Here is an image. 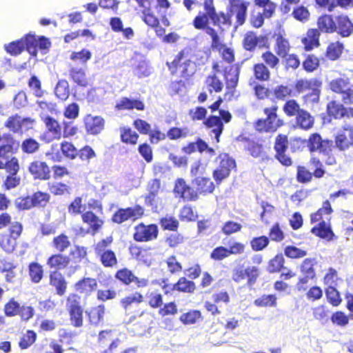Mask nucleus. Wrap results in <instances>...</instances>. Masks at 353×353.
<instances>
[{
  "label": "nucleus",
  "mask_w": 353,
  "mask_h": 353,
  "mask_svg": "<svg viewBox=\"0 0 353 353\" xmlns=\"http://www.w3.org/2000/svg\"><path fill=\"white\" fill-rule=\"evenodd\" d=\"M1 248L7 253H11L15 248L16 239L10 236H3L0 243Z\"/></svg>",
  "instance_id": "obj_63"
},
{
  "label": "nucleus",
  "mask_w": 353,
  "mask_h": 353,
  "mask_svg": "<svg viewBox=\"0 0 353 353\" xmlns=\"http://www.w3.org/2000/svg\"><path fill=\"white\" fill-rule=\"evenodd\" d=\"M37 335L32 330L27 331L26 334L20 339L19 347L21 349H27L35 341Z\"/></svg>",
  "instance_id": "obj_55"
},
{
  "label": "nucleus",
  "mask_w": 353,
  "mask_h": 353,
  "mask_svg": "<svg viewBox=\"0 0 353 353\" xmlns=\"http://www.w3.org/2000/svg\"><path fill=\"white\" fill-rule=\"evenodd\" d=\"M284 253L286 256L291 259L302 258L307 254L305 250H301L292 245L286 246L284 250Z\"/></svg>",
  "instance_id": "obj_53"
},
{
  "label": "nucleus",
  "mask_w": 353,
  "mask_h": 353,
  "mask_svg": "<svg viewBox=\"0 0 353 353\" xmlns=\"http://www.w3.org/2000/svg\"><path fill=\"white\" fill-rule=\"evenodd\" d=\"M265 37L257 36L253 32H248L245 34L243 39V46L247 50H253L256 46H263L265 43Z\"/></svg>",
  "instance_id": "obj_14"
},
{
  "label": "nucleus",
  "mask_w": 353,
  "mask_h": 353,
  "mask_svg": "<svg viewBox=\"0 0 353 353\" xmlns=\"http://www.w3.org/2000/svg\"><path fill=\"white\" fill-rule=\"evenodd\" d=\"M209 16L206 14L199 15L194 20V26L196 29H205V33L212 38V47L218 48L220 44V39L217 32L211 27L207 26Z\"/></svg>",
  "instance_id": "obj_4"
},
{
  "label": "nucleus",
  "mask_w": 353,
  "mask_h": 353,
  "mask_svg": "<svg viewBox=\"0 0 353 353\" xmlns=\"http://www.w3.org/2000/svg\"><path fill=\"white\" fill-rule=\"evenodd\" d=\"M285 259L282 254H276L268 263L267 270L270 273L279 272L281 269L285 270L283 267Z\"/></svg>",
  "instance_id": "obj_36"
},
{
  "label": "nucleus",
  "mask_w": 353,
  "mask_h": 353,
  "mask_svg": "<svg viewBox=\"0 0 353 353\" xmlns=\"http://www.w3.org/2000/svg\"><path fill=\"white\" fill-rule=\"evenodd\" d=\"M53 245L58 251L63 252L70 245V242L66 235L61 234L54 238Z\"/></svg>",
  "instance_id": "obj_48"
},
{
  "label": "nucleus",
  "mask_w": 353,
  "mask_h": 353,
  "mask_svg": "<svg viewBox=\"0 0 353 353\" xmlns=\"http://www.w3.org/2000/svg\"><path fill=\"white\" fill-rule=\"evenodd\" d=\"M29 171L36 179L45 180L50 177V169L44 162H32L29 166Z\"/></svg>",
  "instance_id": "obj_13"
},
{
  "label": "nucleus",
  "mask_w": 353,
  "mask_h": 353,
  "mask_svg": "<svg viewBox=\"0 0 353 353\" xmlns=\"http://www.w3.org/2000/svg\"><path fill=\"white\" fill-rule=\"evenodd\" d=\"M28 35L19 40L12 41L8 46H5L6 50L12 55L19 54L24 49L27 50Z\"/></svg>",
  "instance_id": "obj_24"
},
{
  "label": "nucleus",
  "mask_w": 353,
  "mask_h": 353,
  "mask_svg": "<svg viewBox=\"0 0 353 353\" xmlns=\"http://www.w3.org/2000/svg\"><path fill=\"white\" fill-rule=\"evenodd\" d=\"M325 142L323 141L321 135L318 133H314L310 135L307 141V147L310 152L324 150V143Z\"/></svg>",
  "instance_id": "obj_31"
},
{
  "label": "nucleus",
  "mask_w": 353,
  "mask_h": 353,
  "mask_svg": "<svg viewBox=\"0 0 353 353\" xmlns=\"http://www.w3.org/2000/svg\"><path fill=\"white\" fill-rule=\"evenodd\" d=\"M289 50V43L288 41L283 38L282 37H278L276 39V52L282 57H285L288 54Z\"/></svg>",
  "instance_id": "obj_64"
},
{
  "label": "nucleus",
  "mask_w": 353,
  "mask_h": 353,
  "mask_svg": "<svg viewBox=\"0 0 353 353\" xmlns=\"http://www.w3.org/2000/svg\"><path fill=\"white\" fill-rule=\"evenodd\" d=\"M85 129L90 134H97L104 128V120L99 116L87 115L84 119Z\"/></svg>",
  "instance_id": "obj_10"
},
{
  "label": "nucleus",
  "mask_w": 353,
  "mask_h": 353,
  "mask_svg": "<svg viewBox=\"0 0 353 353\" xmlns=\"http://www.w3.org/2000/svg\"><path fill=\"white\" fill-rule=\"evenodd\" d=\"M185 152L190 154L196 150L200 152L206 150L207 152L211 156L215 154L214 149L209 148L208 144L201 139H198L196 142L190 143L186 147L183 148Z\"/></svg>",
  "instance_id": "obj_19"
},
{
  "label": "nucleus",
  "mask_w": 353,
  "mask_h": 353,
  "mask_svg": "<svg viewBox=\"0 0 353 353\" xmlns=\"http://www.w3.org/2000/svg\"><path fill=\"white\" fill-rule=\"evenodd\" d=\"M314 117L306 110L299 112L296 117V127L302 130H308L314 125Z\"/></svg>",
  "instance_id": "obj_15"
},
{
  "label": "nucleus",
  "mask_w": 353,
  "mask_h": 353,
  "mask_svg": "<svg viewBox=\"0 0 353 353\" xmlns=\"http://www.w3.org/2000/svg\"><path fill=\"white\" fill-rule=\"evenodd\" d=\"M239 69L237 66H230L225 72L226 86L228 89L234 88L239 81Z\"/></svg>",
  "instance_id": "obj_26"
},
{
  "label": "nucleus",
  "mask_w": 353,
  "mask_h": 353,
  "mask_svg": "<svg viewBox=\"0 0 353 353\" xmlns=\"http://www.w3.org/2000/svg\"><path fill=\"white\" fill-rule=\"evenodd\" d=\"M351 84L347 79L339 78L332 80L330 83V89L341 94Z\"/></svg>",
  "instance_id": "obj_39"
},
{
  "label": "nucleus",
  "mask_w": 353,
  "mask_h": 353,
  "mask_svg": "<svg viewBox=\"0 0 353 353\" xmlns=\"http://www.w3.org/2000/svg\"><path fill=\"white\" fill-rule=\"evenodd\" d=\"M31 121L30 118L22 119L21 117L15 115L8 118L6 126L13 132H19L21 130L23 125Z\"/></svg>",
  "instance_id": "obj_23"
},
{
  "label": "nucleus",
  "mask_w": 353,
  "mask_h": 353,
  "mask_svg": "<svg viewBox=\"0 0 353 353\" xmlns=\"http://www.w3.org/2000/svg\"><path fill=\"white\" fill-rule=\"evenodd\" d=\"M61 150L62 153L70 159H74L79 152L73 144L67 141H64L61 143Z\"/></svg>",
  "instance_id": "obj_51"
},
{
  "label": "nucleus",
  "mask_w": 353,
  "mask_h": 353,
  "mask_svg": "<svg viewBox=\"0 0 353 353\" xmlns=\"http://www.w3.org/2000/svg\"><path fill=\"white\" fill-rule=\"evenodd\" d=\"M69 262L70 260L68 256L59 254L51 256L47 263L52 268L60 270L65 268Z\"/></svg>",
  "instance_id": "obj_28"
},
{
  "label": "nucleus",
  "mask_w": 353,
  "mask_h": 353,
  "mask_svg": "<svg viewBox=\"0 0 353 353\" xmlns=\"http://www.w3.org/2000/svg\"><path fill=\"white\" fill-rule=\"evenodd\" d=\"M219 114L220 117L217 116H210L204 122L208 128H212L211 135H214L217 142L219 141V137L223 130V124L221 120H223L225 123H228L232 118L231 114L226 110H220Z\"/></svg>",
  "instance_id": "obj_2"
},
{
  "label": "nucleus",
  "mask_w": 353,
  "mask_h": 353,
  "mask_svg": "<svg viewBox=\"0 0 353 353\" xmlns=\"http://www.w3.org/2000/svg\"><path fill=\"white\" fill-rule=\"evenodd\" d=\"M28 270L31 281L34 283H39L43 275L42 266L38 263L32 262L30 263Z\"/></svg>",
  "instance_id": "obj_34"
},
{
  "label": "nucleus",
  "mask_w": 353,
  "mask_h": 353,
  "mask_svg": "<svg viewBox=\"0 0 353 353\" xmlns=\"http://www.w3.org/2000/svg\"><path fill=\"white\" fill-rule=\"evenodd\" d=\"M70 76L71 79L80 86L85 87L88 85V81L85 77V73L81 68H71L70 70Z\"/></svg>",
  "instance_id": "obj_35"
},
{
  "label": "nucleus",
  "mask_w": 353,
  "mask_h": 353,
  "mask_svg": "<svg viewBox=\"0 0 353 353\" xmlns=\"http://www.w3.org/2000/svg\"><path fill=\"white\" fill-rule=\"evenodd\" d=\"M245 274L248 277V285L252 286L259 276V268L255 266H248L245 269Z\"/></svg>",
  "instance_id": "obj_60"
},
{
  "label": "nucleus",
  "mask_w": 353,
  "mask_h": 353,
  "mask_svg": "<svg viewBox=\"0 0 353 353\" xmlns=\"http://www.w3.org/2000/svg\"><path fill=\"white\" fill-rule=\"evenodd\" d=\"M336 30L343 37L350 36L353 31V24L347 16L337 17Z\"/></svg>",
  "instance_id": "obj_18"
},
{
  "label": "nucleus",
  "mask_w": 353,
  "mask_h": 353,
  "mask_svg": "<svg viewBox=\"0 0 353 353\" xmlns=\"http://www.w3.org/2000/svg\"><path fill=\"white\" fill-rule=\"evenodd\" d=\"M144 104L142 101L127 97L121 98L116 104V108L119 110H143Z\"/></svg>",
  "instance_id": "obj_17"
},
{
  "label": "nucleus",
  "mask_w": 353,
  "mask_h": 353,
  "mask_svg": "<svg viewBox=\"0 0 353 353\" xmlns=\"http://www.w3.org/2000/svg\"><path fill=\"white\" fill-rule=\"evenodd\" d=\"M276 107L265 108L266 118L259 119L255 123V129L259 132H274L282 123L277 118Z\"/></svg>",
  "instance_id": "obj_1"
},
{
  "label": "nucleus",
  "mask_w": 353,
  "mask_h": 353,
  "mask_svg": "<svg viewBox=\"0 0 353 353\" xmlns=\"http://www.w3.org/2000/svg\"><path fill=\"white\" fill-rule=\"evenodd\" d=\"M19 143L13 139H10L7 144L0 146V157L8 159L10 154H12L14 150H17Z\"/></svg>",
  "instance_id": "obj_38"
},
{
  "label": "nucleus",
  "mask_w": 353,
  "mask_h": 353,
  "mask_svg": "<svg viewBox=\"0 0 353 353\" xmlns=\"http://www.w3.org/2000/svg\"><path fill=\"white\" fill-rule=\"evenodd\" d=\"M115 276L125 285H129L137 279V276L127 268L117 271Z\"/></svg>",
  "instance_id": "obj_46"
},
{
  "label": "nucleus",
  "mask_w": 353,
  "mask_h": 353,
  "mask_svg": "<svg viewBox=\"0 0 353 353\" xmlns=\"http://www.w3.org/2000/svg\"><path fill=\"white\" fill-rule=\"evenodd\" d=\"M343 45L340 42L331 43L327 50V55L332 60L337 59L341 54Z\"/></svg>",
  "instance_id": "obj_49"
},
{
  "label": "nucleus",
  "mask_w": 353,
  "mask_h": 353,
  "mask_svg": "<svg viewBox=\"0 0 353 353\" xmlns=\"http://www.w3.org/2000/svg\"><path fill=\"white\" fill-rule=\"evenodd\" d=\"M245 148L253 157H263V148L261 145L254 141H248Z\"/></svg>",
  "instance_id": "obj_58"
},
{
  "label": "nucleus",
  "mask_w": 353,
  "mask_h": 353,
  "mask_svg": "<svg viewBox=\"0 0 353 353\" xmlns=\"http://www.w3.org/2000/svg\"><path fill=\"white\" fill-rule=\"evenodd\" d=\"M120 343L119 339H112L111 330L101 331L99 334V345L101 350L97 353H112Z\"/></svg>",
  "instance_id": "obj_5"
},
{
  "label": "nucleus",
  "mask_w": 353,
  "mask_h": 353,
  "mask_svg": "<svg viewBox=\"0 0 353 353\" xmlns=\"http://www.w3.org/2000/svg\"><path fill=\"white\" fill-rule=\"evenodd\" d=\"M312 232L323 239H331L334 235L330 225L325 222V220L321 221L317 227H314L312 229Z\"/></svg>",
  "instance_id": "obj_29"
},
{
  "label": "nucleus",
  "mask_w": 353,
  "mask_h": 353,
  "mask_svg": "<svg viewBox=\"0 0 353 353\" xmlns=\"http://www.w3.org/2000/svg\"><path fill=\"white\" fill-rule=\"evenodd\" d=\"M319 32L317 29H311L307 31V37L302 39L303 43L305 44V49L310 50L314 46L319 45Z\"/></svg>",
  "instance_id": "obj_30"
},
{
  "label": "nucleus",
  "mask_w": 353,
  "mask_h": 353,
  "mask_svg": "<svg viewBox=\"0 0 353 353\" xmlns=\"http://www.w3.org/2000/svg\"><path fill=\"white\" fill-rule=\"evenodd\" d=\"M206 83L210 92H212V90L216 92H220L223 85V83L215 74L209 76L206 79Z\"/></svg>",
  "instance_id": "obj_56"
},
{
  "label": "nucleus",
  "mask_w": 353,
  "mask_h": 353,
  "mask_svg": "<svg viewBox=\"0 0 353 353\" xmlns=\"http://www.w3.org/2000/svg\"><path fill=\"white\" fill-rule=\"evenodd\" d=\"M43 122L49 132H52L55 137L61 136V126L59 123L52 117L46 116L43 117Z\"/></svg>",
  "instance_id": "obj_41"
},
{
  "label": "nucleus",
  "mask_w": 353,
  "mask_h": 353,
  "mask_svg": "<svg viewBox=\"0 0 353 353\" xmlns=\"http://www.w3.org/2000/svg\"><path fill=\"white\" fill-rule=\"evenodd\" d=\"M325 294L328 301L333 305L337 306L340 304L341 299L339 292L333 285H329L326 290Z\"/></svg>",
  "instance_id": "obj_50"
},
{
  "label": "nucleus",
  "mask_w": 353,
  "mask_h": 353,
  "mask_svg": "<svg viewBox=\"0 0 353 353\" xmlns=\"http://www.w3.org/2000/svg\"><path fill=\"white\" fill-rule=\"evenodd\" d=\"M21 147L23 152L33 154L39 150L40 143L33 138H28L23 141Z\"/></svg>",
  "instance_id": "obj_42"
},
{
  "label": "nucleus",
  "mask_w": 353,
  "mask_h": 353,
  "mask_svg": "<svg viewBox=\"0 0 353 353\" xmlns=\"http://www.w3.org/2000/svg\"><path fill=\"white\" fill-rule=\"evenodd\" d=\"M229 2L231 14L236 15L239 25H243L246 18V3L243 0H229Z\"/></svg>",
  "instance_id": "obj_8"
},
{
  "label": "nucleus",
  "mask_w": 353,
  "mask_h": 353,
  "mask_svg": "<svg viewBox=\"0 0 353 353\" xmlns=\"http://www.w3.org/2000/svg\"><path fill=\"white\" fill-rule=\"evenodd\" d=\"M327 110L329 115L332 116L335 119L343 117L345 112V110L343 105L334 101H332L327 104Z\"/></svg>",
  "instance_id": "obj_40"
},
{
  "label": "nucleus",
  "mask_w": 353,
  "mask_h": 353,
  "mask_svg": "<svg viewBox=\"0 0 353 353\" xmlns=\"http://www.w3.org/2000/svg\"><path fill=\"white\" fill-rule=\"evenodd\" d=\"M276 297L273 294L263 295L254 301V304L259 307L275 306Z\"/></svg>",
  "instance_id": "obj_54"
},
{
  "label": "nucleus",
  "mask_w": 353,
  "mask_h": 353,
  "mask_svg": "<svg viewBox=\"0 0 353 353\" xmlns=\"http://www.w3.org/2000/svg\"><path fill=\"white\" fill-rule=\"evenodd\" d=\"M50 284L56 288L57 294L62 296L66 290V282L63 276L58 272H54L50 276Z\"/></svg>",
  "instance_id": "obj_20"
},
{
  "label": "nucleus",
  "mask_w": 353,
  "mask_h": 353,
  "mask_svg": "<svg viewBox=\"0 0 353 353\" xmlns=\"http://www.w3.org/2000/svg\"><path fill=\"white\" fill-rule=\"evenodd\" d=\"M319 28L325 32H333L336 30V25L331 15H323L318 20Z\"/></svg>",
  "instance_id": "obj_25"
},
{
  "label": "nucleus",
  "mask_w": 353,
  "mask_h": 353,
  "mask_svg": "<svg viewBox=\"0 0 353 353\" xmlns=\"http://www.w3.org/2000/svg\"><path fill=\"white\" fill-rule=\"evenodd\" d=\"M133 237L136 241L143 242L152 241L157 237L158 228L154 224L145 225L140 223L135 227Z\"/></svg>",
  "instance_id": "obj_3"
},
{
  "label": "nucleus",
  "mask_w": 353,
  "mask_h": 353,
  "mask_svg": "<svg viewBox=\"0 0 353 353\" xmlns=\"http://www.w3.org/2000/svg\"><path fill=\"white\" fill-rule=\"evenodd\" d=\"M143 214V209L139 205H137L134 208L119 209L114 214L112 221L117 223H121L131 218L141 216Z\"/></svg>",
  "instance_id": "obj_6"
},
{
  "label": "nucleus",
  "mask_w": 353,
  "mask_h": 353,
  "mask_svg": "<svg viewBox=\"0 0 353 353\" xmlns=\"http://www.w3.org/2000/svg\"><path fill=\"white\" fill-rule=\"evenodd\" d=\"M121 141L126 143L135 144L138 139V134L133 132L130 128H121Z\"/></svg>",
  "instance_id": "obj_43"
},
{
  "label": "nucleus",
  "mask_w": 353,
  "mask_h": 353,
  "mask_svg": "<svg viewBox=\"0 0 353 353\" xmlns=\"http://www.w3.org/2000/svg\"><path fill=\"white\" fill-rule=\"evenodd\" d=\"M97 288V282L95 279L83 278L78 281L75 285L76 290L85 295H89L92 292L94 291Z\"/></svg>",
  "instance_id": "obj_16"
},
{
  "label": "nucleus",
  "mask_w": 353,
  "mask_h": 353,
  "mask_svg": "<svg viewBox=\"0 0 353 353\" xmlns=\"http://www.w3.org/2000/svg\"><path fill=\"white\" fill-rule=\"evenodd\" d=\"M316 264L314 259H305L301 266V273L303 276L299 279V283L306 284L310 279L315 277L314 265Z\"/></svg>",
  "instance_id": "obj_11"
},
{
  "label": "nucleus",
  "mask_w": 353,
  "mask_h": 353,
  "mask_svg": "<svg viewBox=\"0 0 353 353\" xmlns=\"http://www.w3.org/2000/svg\"><path fill=\"white\" fill-rule=\"evenodd\" d=\"M235 162L233 160H228L226 162H221V168L215 170L213 172V176L217 183H220L223 179L228 177L230 174V167L234 165Z\"/></svg>",
  "instance_id": "obj_22"
},
{
  "label": "nucleus",
  "mask_w": 353,
  "mask_h": 353,
  "mask_svg": "<svg viewBox=\"0 0 353 353\" xmlns=\"http://www.w3.org/2000/svg\"><path fill=\"white\" fill-rule=\"evenodd\" d=\"M150 72L148 63L145 61H139L134 70V74L139 78L148 77Z\"/></svg>",
  "instance_id": "obj_57"
},
{
  "label": "nucleus",
  "mask_w": 353,
  "mask_h": 353,
  "mask_svg": "<svg viewBox=\"0 0 353 353\" xmlns=\"http://www.w3.org/2000/svg\"><path fill=\"white\" fill-rule=\"evenodd\" d=\"M174 289L183 292H192L195 290V285L193 281H188L185 277H182L174 285Z\"/></svg>",
  "instance_id": "obj_44"
},
{
  "label": "nucleus",
  "mask_w": 353,
  "mask_h": 353,
  "mask_svg": "<svg viewBox=\"0 0 353 353\" xmlns=\"http://www.w3.org/2000/svg\"><path fill=\"white\" fill-rule=\"evenodd\" d=\"M84 223H88L95 233L101 228L103 221L100 220L92 212H87L82 214Z\"/></svg>",
  "instance_id": "obj_32"
},
{
  "label": "nucleus",
  "mask_w": 353,
  "mask_h": 353,
  "mask_svg": "<svg viewBox=\"0 0 353 353\" xmlns=\"http://www.w3.org/2000/svg\"><path fill=\"white\" fill-rule=\"evenodd\" d=\"M143 296L139 292H134L128 296H125L121 299V305L123 307L125 312H127L132 304H139L143 301Z\"/></svg>",
  "instance_id": "obj_37"
},
{
  "label": "nucleus",
  "mask_w": 353,
  "mask_h": 353,
  "mask_svg": "<svg viewBox=\"0 0 353 353\" xmlns=\"http://www.w3.org/2000/svg\"><path fill=\"white\" fill-rule=\"evenodd\" d=\"M331 205L328 201L323 203V207L320 208L316 213L311 215V222L316 223L323 220H329L328 216L332 212Z\"/></svg>",
  "instance_id": "obj_27"
},
{
  "label": "nucleus",
  "mask_w": 353,
  "mask_h": 353,
  "mask_svg": "<svg viewBox=\"0 0 353 353\" xmlns=\"http://www.w3.org/2000/svg\"><path fill=\"white\" fill-rule=\"evenodd\" d=\"M174 67L179 70L183 76H190L194 71V63L186 59L181 62V58L179 57L172 61Z\"/></svg>",
  "instance_id": "obj_21"
},
{
  "label": "nucleus",
  "mask_w": 353,
  "mask_h": 353,
  "mask_svg": "<svg viewBox=\"0 0 353 353\" xmlns=\"http://www.w3.org/2000/svg\"><path fill=\"white\" fill-rule=\"evenodd\" d=\"M273 92L276 99L278 100H285L290 96L292 90L288 86L281 85L275 87Z\"/></svg>",
  "instance_id": "obj_59"
},
{
  "label": "nucleus",
  "mask_w": 353,
  "mask_h": 353,
  "mask_svg": "<svg viewBox=\"0 0 353 353\" xmlns=\"http://www.w3.org/2000/svg\"><path fill=\"white\" fill-rule=\"evenodd\" d=\"M101 262L105 267H113L117 263V259L114 252L112 250H107L101 254Z\"/></svg>",
  "instance_id": "obj_45"
},
{
  "label": "nucleus",
  "mask_w": 353,
  "mask_h": 353,
  "mask_svg": "<svg viewBox=\"0 0 353 353\" xmlns=\"http://www.w3.org/2000/svg\"><path fill=\"white\" fill-rule=\"evenodd\" d=\"M174 192L176 196L187 200L194 201L197 199V194L192 188L187 185L183 179H179L176 181Z\"/></svg>",
  "instance_id": "obj_7"
},
{
  "label": "nucleus",
  "mask_w": 353,
  "mask_h": 353,
  "mask_svg": "<svg viewBox=\"0 0 353 353\" xmlns=\"http://www.w3.org/2000/svg\"><path fill=\"white\" fill-rule=\"evenodd\" d=\"M57 97L61 101H65L70 94L69 83L65 79L58 81L54 89Z\"/></svg>",
  "instance_id": "obj_33"
},
{
  "label": "nucleus",
  "mask_w": 353,
  "mask_h": 353,
  "mask_svg": "<svg viewBox=\"0 0 353 353\" xmlns=\"http://www.w3.org/2000/svg\"><path fill=\"white\" fill-rule=\"evenodd\" d=\"M192 185L200 194L212 193L214 190V185L208 177H196L192 180Z\"/></svg>",
  "instance_id": "obj_12"
},
{
  "label": "nucleus",
  "mask_w": 353,
  "mask_h": 353,
  "mask_svg": "<svg viewBox=\"0 0 353 353\" xmlns=\"http://www.w3.org/2000/svg\"><path fill=\"white\" fill-rule=\"evenodd\" d=\"M27 41V51L32 56H37V47L40 49H48L50 46V42L44 37L37 39L34 35L28 34Z\"/></svg>",
  "instance_id": "obj_9"
},
{
  "label": "nucleus",
  "mask_w": 353,
  "mask_h": 353,
  "mask_svg": "<svg viewBox=\"0 0 353 353\" xmlns=\"http://www.w3.org/2000/svg\"><path fill=\"white\" fill-rule=\"evenodd\" d=\"M92 57L90 51L83 49L79 52H73L70 55V59L72 61H79L81 63L84 64Z\"/></svg>",
  "instance_id": "obj_52"
},
{
  "label": "nucleus",
  "mask_w": 353,
  "mask_h": 353,
  "mask_svg": "<svg viewBox=\"0 0 353 353\" xmlns=\"http://www.w3.org/2000/svg\"><path fill=\"white\" fill-rule=\"evenodd\" d=\"M270 243L269 238L265 236L254 237L250 241V245L254 251H261L265 248Z\"/></svg>",
  "instance_id": "obj_47"
},
{
  "label": "nucleus",
  "mask_w": 353,
  "mask_h": 353,
  "mask_svg": "<svg viewBox=\"0 0 353 353\" xmlns=\"http://www.w3.org/2000/svg\"><path fill=\"white\" fill-rule=\"evenodd\" d=\"M283 110L287 115L294 116L297 115L299 112L302 110V109L300 108L296 101L292 99L288 101L285 103Z\"/></svg>",
  "instance_id": "obj_62"
},
{
  "label": "nucleus",
  "mask_w": 353,
  "mask_h": 353,
  "mask_svg": "<svg viewBox=\"0 0 353 353\" xmlns=\"http://www.w3.org/2000/svg\"><path fill=\"white\" fill-rule=\"evenodd\" d=\"M254 75L257 79L267 80L270 77V72L265 65L258 63L254 68Z\"/></svg>",
  "instance_id": "obj_61"
}]
</instances>
